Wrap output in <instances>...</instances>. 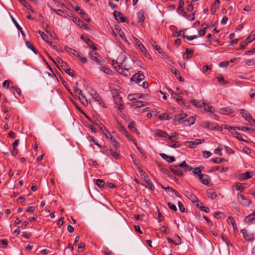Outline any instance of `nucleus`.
I'll return each instance as SVG.
<instances>
[{"label": "nucleus", "mask_w": 255, "mask_h": 255, "mask_svg": "<svg viewBox=\"0 0 255 255\" xmlns=\"http://www.w3.org/2000/svg\"><path fill=\"white\" fill-rule=\"evenodd\" d=\"M57 62L55 64L61 70L65 71L67 74L71 77H74V74L73 70H71L69 65L66 62L60 58L56 59Z\"/></svg>", "instance_id": "f257e3e1"}, {"label": "nucleus", "mask_w": 255, "mask_h": 255, "mask_svg": "<svg viewBox=\"0 0 255 255\" xmlns=\"http://www.w3.org/2000/svg\"><path fill=\"white\" fill-rule=\"evenodd\" d=\"M89 55L91 59L95 62L96 64L98 65H103L104 64V60L97 52L90 51Z\"/></svg>", "instance_id": "f03ea898"}, {"label": "nucleus", "mask_w": 255, "mask_h": 255, "mask_svg": "<svg viewBox=\"0 0 255 255\" xmlns=\"http://www.w3.org/2000/svg\"><path fill=\"white\" fill-rule=\"evenodd\" d=\"M237 200L239 203L244 206H249L252 204V200L246 198L240 193L237 194Z\"/></svg>", "instance_id": "7ed1b4c3"}, {"label": "nucleus", "mask_w": 255, "mask_h": 255, "mask_svg": "<svg viewBox=\"0 0 255 255\" xmlns=\"http://www.w3.org/2000/svg\"><path fill=\"white\" fill-rule=\"evenodd\" d=\"M91 95L97 102H99V104L101 106H102L103 107H104V108L106 107L104 102H103V101H102V98L95 90H91Z\"/></svg>", "instance_id": "20e7f679"}, {"label": "nucleus", "mask_w": 255, "mask_h": 255, "mask_svg": "<svg viewBox=\"0 0 255 255\" xmlns=\"http://www.w3.org/2000/svg\"><path fill=\"white\" fill-rule=\"evenodd\" d=\"M144 78V75L143 73L138 72L137 73L135 74L130 79L131 81H134L137 83H139L142 81Z\"/></svg>", "instance_id": "39448f33"}, {"label": "nucleus", "mask_w": 255, "mask_h": 255, "mask_svg": "<svg viewBox=\"0 0 255 255\" xmlns=\"http://www.w3.org/2000/svg\"><path fill=\"white\" fill-rule=\"evenodd\" d=\"M114 16L116 19L121 22H126V18L124 15L116 10H115L113 13Z\"/></svg>", "instance_id": "423d86ee"}, {"label": "nucleus", "mask_w": 255, "mask_h": 255, "mask_svg": "<svg viewBox=\"0 0 255 255\" xmlns=\"http://www.w3.org/2000/svg\"><path fill=\"white\" fill-rule=\"evenodd\" d=\"M244 238L247 241H252L254 239V235L252 233L248 232L246 230L243 229L241 230Z\"/></svg>", "instance_id": "0eeeda50"}, {"label": "nucleus", "mask_w": 255, "mask_h": 255, "mask_svg": "<svg viewBox=\"0 0 255 255\" xmlns=\"http://www.w3.org/2000/svg\"><path fill=\"white\" fill-rule=\"evenodd\" d=\"M170 170L172 172L179 176H183L184 174L178 165H175L170 167Z\"/></svg>", "instance_id": "6e6552de"}, {"label": "nucleus", "mask_w": 255, "mask_h": 255, "mask_svg": "<svg viewBox=\"0 0 255 255\" xmlns=\"http://www.w3.org/2000/svg\"><path fill=\"white\" fill-rule=\"evenodd\" d=\"M81 38L92 49L96 50L97 49V47L95 46L94 43L89 38L84 37L83 35H81Z\"/></svg>", "instance_id": "1a4fd4ad"}, {"label": "nucleus", "mask_w": 255, "mask_h": 255, "mask_svg": "<svg viewBox=\"0 0 255 255\" xmlns=\"http://www.w3.org/2000/svg\"><path fill=\"white\" fill-rule=\"evenodd\" d=\"M204 141V139H196L194 141H187L188 143L187 145L190 148L195 147L197 145L203 143Z\"/></svg>", "instance_id": "9d476101"}, {"label": "nucleus", "mask_w": 255, "mask_h": 255, "mask_svg": "<svg viewBox=\"0 0 255 255\" xmlns=\"http://www.w3.org/2000/svg\"><path fill=\"white\" fill-rule=\"evenodd\" d=\"M201 182L204 185H208L210 180V177L206 174H201L199 177Z\"/></svg>", "instance_id": "9b49d317"}, {"label": "nucleus", "mask_w": 255, "mask_h": 255, "mask_svg": "<svg viewBox=\"0 0 255 255\" xmlns=\"http://www.w3.org/2000/svg\"><path fill=\"white\" fill-rule=\"evenodd\" d=\"M154 135L155 136H158V137H164V138H169V135L167 134V132H166L165 131H163V130H160V129H157L155 131V133H154Z\"/></svg>", "instance_id": "f8f14e48"}, {"label": "nucleus", "mask_w": 255, "mask_h": 255, "mask_svg": "<svg viewBox=\"0 0 255 255\" xmlns=\"http://www.w3.org/2000/svg\"><path fill=\"white\" fill-rule=\"evenodd\" d=\"M234 111L233 109L230 107H225L221 108L219 110V113L223 114V115H227V114H231L233 113Z\"/></svg>", "instance_id": "ddd939ff"}, {"label": "nucleus", "mask_w": 255, "mask_h": 255, "mask_svg": "<svg viewBox=\"0 0 255 255\" xmlns=\"http://www.w3.org/2000/svg\"><path fill=\"white\" fill-rule=\"evenodd\" d=\"M250 174V172L249 171H247L246 173L239 174L237 177L239 180L243 181L251 178Z\"/></svg>", "instance_id": "4468645a"}, {"label": "nucleus", "mask_w": 255, "mask_h": 255, "mask_svg": "<svg viewBox=\"0 0 255 255\" xmlns=\"http://www.w3.org/2000/svg\"><path fill=\"white\" fill-rule=\"evenodd\" d=\"M245 222L251 224L255 223V214H252L247 216L245 219Z\"/></svg>", "instance_id": "2eb2a0df"}, {"label": "nucleus", "mask_w": 255, "mask_h": 255, "mask_svg": "<svg viewBox=\"0 0 255 255\" xmlns=\"http://www.w3.org/2000/svg\"><path fill=\"white\" fill-rule=\"evenodd\" d=\"M160 155L163 159L167 161L168 163L173 162L175 160L174 156H168L164 153H160Z\"/></svg>", "instance_id": "dca6fc26"}, {"label": "nucleus", "mask_w": 255, "mask_h": 255, "mask_svg": "<svg viewBox=\"0 0 255 255\" xmlns=\"http://www.w3.org/2000/svg\"><path fill=\"white\" fill-rule=\"evenodd\" d=\"M137 17L138 19V22L142 23L144 21V12L143 10H141L137 13Z\"/></svg>", "instance_id": "f3484780"}, {"label": "nucleus", "mask_w": 255, "mask_h": 255, "mask_svg": "<svg viewBox=\"0 0 255 255\" xmlns=\"http://www.w3.org/2000/svg\"><path fill=\"white\" fill-rule=\"evenodd\" d=\"M158 118L160 119V120L163 121V120H168L169 119H171L172 118V114H166V113H163L160 114Z\"/></svg>", "instance_id": "a211bd4d"}, {"label": "nucleus", "mask_w": 255, "mask_h": 255, "mask_svg": "<svg viewBox=\"0 0 255 255\" xmlns=\"http://www.w3.org/2000/svg\"><path fill=\"white\" fill-rule=\"evenodd\" d=\"M171 71H172V73L175 75V76L176 77V78L178 79V80L179 81H180V82H183L184 81V79L181 76L180 73L179 71V70H178L174 68V69H172Z\"/></svg>", "instance_id": "6ab92c4d"}, {"label": "nucleus", "mask_w": 255, "mask_h": 255, "mask_svg": "<svg viewBox=\"0 0 255 255\" xmlns=\"http://www.w3.org/2000/svg\"><path fill=\"white\" fill-rule=\"evenodd\" d=\"M73 20L75 23L81 27L84 26L86 27L87 26V25L78 17H74Z\"/></svg>", "instance_id": "aec40b11"}, {"label": "nucleus", "mask_w": 255, "mask_h": 255, "mask_svg": "<svg viewBox=\"0 0 255 255\" xmlns=\"http://www.w3.org/2000/svg\"><path fill=\"white\" fill-rule=\"evenodd\" d=\"M132 107H134V108H137L139 107H143L145 105V104H144L143 102L140 101H136L135 102H133L131 103L130 105Z\"/></svg>", "instance_id": "412c9836"}, {"label": "nucleus", "mask_w": 255, "mask_h": 255, "mask_svg": "<svg viewBox=\"0 0 255 255\" xmlns=\"http://www.w3.org/2000/svg\"><path fill=\"white\" fill-rule=\"evenodd\" d=\"M19 2L24 6L27 9L31 10L32 12H34V10L32 8V7L29 4V3L26 0H18Z\"/></svg>", "instance_id": "4be33fe9"}, {"label": "nucleus", "mask_w": 255, "mask_h": 255, "mask_svg": "<svg viewBox=\"0 0 255 255\" xmlns=\"http://www.w3.org/2000/svg\"><path fill=\"white\" fill-rule=\"evenodd\" d=\"M37 32L40 35V36L44 41H46L48 43H50V45L52 44V42L48 41V36L46 34H45L44 32L40 30H38Z\"/></svg>", "instance_id": "5701e85b"}, {"label": "nucleus", "mask_w": 255, "mask_h": 255, "mask_svg": "<svg viewBox=\"0 0 255 255\" xmlns=\"http://www.w3.org/2000/svg\"><path fill=\"white\" fill-rule=\"evenodd\" d=\"M79 58V60L83 63H86L87 61V59L85 57H84L83 54L80 52H78L75 56Z\"/></svg>", "instance_id": "b1692460"}, {"label": "nucleus", "mask_w": 255, "mask_h": 255, "mask_svg": "<svg viewBox=\"0 0 255 255\" xmlns=\"http://www.w3.org/2000/svg\"><path fill=\"white\" fill-rule=\"evenodd\" d=\"M113 98L115 103L118 105L121 103H123L122 99L119 94L113 95Z\"/></svg>", "instance_id": "393cba45"}, {"label": "nucleus", "mask_w": 255, "mask_h": 255, "mask_svg": "<svg viewBox=\"0 0 255 255\" xmlns=\"http://www.w3.org/2000/svg\"><path fill=\"white\" fill-rule=\"evenodd\" d=\"M190 102L193 105L198 108L202 107L203 105V104H205V102H202L196 100H192L190 101Z\"/></svg>", "instance_id": "a878e982"}, {"label": "nucleus", "mask_w": 255, "mask_h": 255, "mask_svg": "<svg viewBox=\"0 0 255 255\" xmlns=\"http://www.w3.org/2000/svg\"><path fill=\"white\" fill-rule=\"evenodd\" d=\"M177 238L179 239V242H177V243H175L173 240H172L170 238L167 237L166 239L169 244H174L175 245H179L181 244V239L178 235H177Z\"/></svg>", "instance_id": "bb28decb"}, {"label": "nucleus", "mask_w": 255, "mask_h": 255, "mask_svg": "<svg viewBox=\"0 0 255 255\" xmlns=\"http://www.w3.org/2000/svg\"><path fill=\"white\" fill-rule=\"evenodd\" d=\"M202 127L207 129H214L215 128V127L212 125L211 126V124L208 121L203 122Z\"/></svg>", "instance_id": "cd10ccee"}, {"label": "nucleus", "mask_w": 255, "mask_h": 255, "mask_svg": "<svg viewBox=\"0 0 255 255\" xmlns=\"http://www.w3.org/2000/svg\"><path fill=\"white\" fill-rule=\"evenodd\" d=\"M128 128L131 131L137 133V130L135 128V124L134 122H132L130 123L128 125Z\"/></svg>", "instance_id": "c85d7f7f"}, {"label": "nucleus", "mask_w": 255, "mask_h": 255, "mask_svg": "<svg viewBox=\"0 0 255 255\" xmlns=\"http://www.w3.org/2000/svg\"><path fill=\"white\" fill-rule=\"evenodd\" d=\"M65 50L68 53L74 55V56H76V54L77 53V52H78V51L75 50V49H73L70 47H69L68 46H65Z\"/></svg>", "instance_id": "c756f323"}, {"label": "nucleus", "mask_w": 255, "mask_h": 255, "mask_svg": "<svg viewBox=\"0 0 255 255\" xmlns=\"http://www.w3.org/2000/svg\"><path fill=\"white\" fill-rule=\"evenodd\" d=\"M12 21L14 24V25H15V26L16 27V28H17V29L20 31V32H21V34L23 35V36H24V33L22 30V27L18 24V23L17 22V21L15 20V19L13 17H12Z\"/></svg>", "instance_id": "7c9ffc66"}, {"label": "nucleus", "mask_w": 255, "mask_h": 255, "mask_svg": "<svg viewBox=\"0 0 255 255\" xmlns=\"http://www.w3.org/2000/svg\"><path fill=\"white\" fill-rule=\"evenodd\" d=\"M25 44H26V46L28 48H29L30 49L32 50L35 54H36L37 53V50L35 49V48L34 47L33 44L30 41H26Z\"/></svg>", "instance_id": "2f4dec72"}, {"label": "nucleus", "mask_w": 255, "mask_h": 255, "mask_svg": "<svg viewBox=\"0 0 255 255\" xmlns=\"http://www.w3.org/2000/svg\"><path fill=\"white\" fill-rule=\"evenodd\" d=\"M204 167L203 166H200L198 167H196L194 169V170L193 171V173L195 175H197L199 177H200V175H201V169H203Z\"/></svg>", "instance_id": "473e14b6"}, {"label": "nucleus", "mask_w": 255, "mask_h": 255, "mask_svg": "<svg viewBox=\"0 0 255 255\" xmlns=\"http://www.w3.org/2000/svg\"><path fill=\"white\" fill-rule=\"evenodd\" d=\"M248 122H249L251 125L254 126L255 125V120L254 119L252 116L250 114L249 116L245 119Z\"/></svg>", "instance_id": "72a5a7b5"}, {"label": "nucleus", "mask_w": 255, "mask_h": 255, "mask_svg": "<svg viewBox=\"0 0 255 255\" xmlns=\"http://www.w3.org/2000/svg\"><path fill=\"white\" fill-rule=\"evenodd\" d=\"M100 69L105 73L109 75H110L112 73V70L107 67L102 66L100 68Z\"/></svg>", "instance_id": "f704fd0d"}, {"label": "nucleus", "mask_w": 255, "mask_h": 255, "mask_svg": "<svg viewBox=\"0 0 255 255\" xmlns=\"http://www.w3.org/2000/svg\"><path fill=\"white\" fill-rule=\"evenodd\" d=\"M172 93L175 95L176 97V101L179 103L181 105H184L185 104L184 101L183 100L182 97L178 95L172 91Z\"/></svg>", "instance_id": "c9c22d12"}, {"label": "nucleus", "mask_w": 255, "mask_h": 255, "mask_svg": "<svg viewBox=\"0 0 255 255\" xmlns=\"http://www.w3.org/2000/svg\"><path fill=\"white\" fill-rule=\"evenodd\" d=\"M168 145L170 147L175 148L179 147L180 144L178 141L172 140H171V143H169Z\"/></svg>", "instance_id": "e433bc0d"}, {"label": "nucleus", "mask_w": 255, "mask_h": 255, "mask_svg": "<svg viewBox=\"0 0 255 255\" xmlns=\"http://www.w3.org/2000/svg\"><path fill=\"white\" fill-rule=\"evenodd\" d=\"M151 45L160 54H162L164 53L162 49L160 48V46L156 45L155 42L151 43Z\"/></svg>", "instance_id": "4c0bfd02"}, {"label": "nucleus", "mask_w": 255, "mask_h": 255, "mask_svg": "<svg viewBox=\"0 0 255 255\" xmlns=\"http://www.w3.org/2000/svg\"><path fill=\"white\" fill-rule=\"evenodd\" d=\"M96 184L99 187L102 188L104 187L105 182L102 179H97L96 181Z\"/></svg>", "instance_id": "58836bf2"}, {"label": "nucleus", "mask_w": 255, "mask_h": 255, "mask_svg": "<svg viewBox=\"0 0 255 255\" xmlns=\"http://www.w3.org/2000/svg\"><path fill=\"white\" fill-rule=\"evenodd\" d=\"M203 106L204 107L205 110L207 112H209L211 113H214V110H212V107L211 106H209L208 104H207L205 103V104H203Z\"/></svg>", "instance_id": "ea45409f"}, {"label": "nucleus", "mask_w": 255, "mask_h": 255, "mask_svg": "<svg viewBox=\"0 0 255 255\" xmlns=\"http://www.w3.org/2000/svg\"><path fill=\"white\" fill-rule=\"evenodd\" d=\"M245 64L248 66H253L255 65V58L246 60Z\"/></svg>", "instance_id": "a19ab883"}, {"label": "nucleus", "mask_w": 255, "mask_h": 255, "mask_svg": "<svg viewBox=\"0 0 255 255\" xmlns=\"http://www.w3.org/2000/svg\"><path fill=\"white\" fill-rule=\"evenodd\" d=\"M240 112L242 116L244 118L246 119L248 116L249 115L250 113L249 112L245 109H241L240 110Z\"/></svg>", "instance_id": "79ce46f5"}, {"label": "nucleus", "mask_w": 255, "mask_h": 255, "mask_svg": "<svg viewBox=\"0 0 255 255\" xmlns=\"http://www.w3.org/2000/svg\"><path fill=\"white\" fill-rule=\"evenodd\" d=\"M208 197L212 199H214L217 197V195L215 192L212 190H209V191H208Z\"/></svg>", "instance_id": "37998d69"}, {"label": "nucleus", "mask_w": 255, "mask_h": 255, "mask_svg": "<svg viewBox=\"0 0 255 255\" xmlns=\"http://www.w3.org/2000/svg\"><path fill=\"white\" fill-rule=\"evenodd\" d=\"M243 185V184H241L240 183H236V185H235L236 190L242 192L245 189Z\"/></svg>", "instance_id": "c03bdc74"}, {"label": "nucleus", "mask_w": 255, "mask_h": 255, "mask_svg": "<svg viewBox=\"0 0 255 255\" xmlns=\"http://www.w3.org/2000/svg\"><path fill=\"white\" fill-rule=\"evenodd\" d=\"M222 240L228 246L233 247V245L231 243L230 240L228 239V238L225 237L223 235L221 236Z\"/></svg>", "instance_id": "a18cd8bd"}, {"label": "nucleus", "mask_w": 255, "mask_h": 255, "mask_svg": "<svg viewBox=\"0 0 255 255\" xmlns=\"http://www.w3.org/2000/svg\"><path fill=\"white\" fill-rule=\"evenodd\" d=\"M217 79L220 84L223 85L227 84V82L225 81L223 76H222V75H220V76H218L217 77Z\"/></svg>", "instance_id": "49530a36"}, {"label": "nucleus", "mask_w": 255, "mask_h": 255, "mask_svg": "<svg viewBox=\"0 0 255 255\" xmlns=\"http://www.w3.org/2000/svg\"><path fill=\"white\" fill-rule=\"evenodd\" d=\"M113 65H115L114 68L116 69L117 71H118L119 73L120 74L122 73V71H120V70L121 69V66L119 64L118 62L113 61Z\"/></svg>", "instance_id": "de8ad7c7"}, {"label": "nucleus", "mask_w": 255, "mask_h": 255, "mask_svg": "<svg viewBox=\"0 0 255 255\" xmlns=\"http://www.w3.org/2000/svg\"><path fill=\"white\" fill-rule=\"evenodd\" d=\"M223 126L224 128H225L226 129H227L230 132L232 130H235V129H237V127H232V126H229V125H224Z\"/></svg>", "instance_id": "09e8293b"}, {"label": "nucleus", "mask_w": 255, "mask_h": 255, "mask_svg": "<svg viewBox=\"0 0 255 255\" xmlns=\"http://www.w3.org/2000/svg\"><path fill=\"white\" fill-rule=\"evenodd\" d=\"M211 160L215 163H220L225 161L223 158H215L211 159Z\"/></svg>", "instance_id": "8fccbe9b"}, {"label": "nucleus", "mask_w": 255, "mask_h": 255, "mask_svg": "<svg viewBox=\"0 0 255 255\" xmlns=\"http://www.w3.org/2000/svg\"><path fill=\"white\" fill-rule=\"evenodd\" d=\"M137 168L139 170V172L140 173V176L141 178L144 179L145 181L146 180V177H147L146 173L145 172H144L142 170H141L139 167H137Z\"/></svg>", "instance_id": "3c124183"}, {"label": "nucleus", "mask_w": 255, "mask_h": 255, "mask_svg": "<svg viewBox=\"0 0 255 255\" xmlns=\"http://www.w3.org/2000/svg\"><path fill=\"white\" fill-rule=\"evenodd\" d=\"M81 96V97H79V98L80 100L81 101V103L84 105H88V101L86 99L85 96H84L83 95H82Z\"/></svg>", "instance_id": "603ef678"}, {"label": "nucleus", "mask_w": 255, "mask_h": 255, "mask_svg": "<svg viewBox=\"0 0 255 255\" xmlns=\"http://www.w3.org/2000/svg\"><path fill=\"white\" fill-rule=\"evenodd\" d=\"M160 229L161 231L164 234H168L169 233V229L167 227L162 226Z\"/></svg>", "instance_id": "864d4df0"}, {"label": "nucleus", "mask_w": 255, "mask_h": 255, "mask_svg": "<svg viewBox=\"0 0 255 255\" xmlns=\"http://www.w3.org/2000/svg\"><path fill=\"white\" fill-rule=\"evenodd\" d=\"M85 245L84 243H80L78 246L77 251L79 253L82 252L85 249Z\"/></svg>", "instance_id": "5fc2aeb1"}, {"label": "nucleus", "mask_w": 255, "mask_h": 255, "mask_svg": "<svg viewBox=\"0 0 255 255\" xmlns=\"http://www.w3.org/2000/svg\"><path fill=\"white\" fill-rule=\"evenodd\" d=\"M123 134L126 136V137L129 140H131L132 139V136L128 133L127 129L124 130V132L122 133Z\"/></svg>", "instance_id": "6e6d98bb"}, {"label": "nucleus", "mask_w": 255, "mask_h": 255, "mask_svg": "<svg viewBox=\"0 0 255 255\" xmlns=\"http://www.w3.org/2000/svg\"><path fill=\"white\" fill-rule=\"evenodd\" d=\"M186 117V115L185 116L183 114H180L178 116V118L177 119V121L179 122H185L186 121V120L184 119V117Z\"/></svg>", "instance_id": "4d7b16f0"}, {"label": "nucleus", "mask_w": 255, "mask_h": 255, "mask_svg": "<svg viewBox=\"0 0 255 255\" xmlns=\"http://www.w3.org/2000/svg\"><path fill=\"white\" fill-rule=\"evenodd\" d=\"M185 30H182L179 31H176L173 33V36L177 37L181 35L183 36V33H184Z\"/></svg>", "instance_id": "13d9d810"}, {"label": "nucleus", "mask_w": 255, "mask_h": 255, "mask_svg": "<svg viewBox=\"0 0 255 255\" xmlns=\"http://www.w3.org/2000/svg\"><path fill=\"white\" fill-rule=\"evenodd\" d=\"M255 39V35H249L246 39L247 42L248 43H250L254 40Z\"/></svg>", "instance_id": "bf43d9fd"}, {"label": "nucleus", "mask_w": 255, "mask_h": 255, "mask_svg": "<svg viewBox=\"0 0 255 255\" xmlns=\"http://www.w3.org/2000/svg\"><path fill=\"white\" fill-rule=\"evenodd\" d=\"M197 35H193V36H186L184 34V33H183V38H186L187 39H188V40H192L194 39H196L197 38Z\"/></svg>", "instance_id": "052dcab7"}, {"label": "nucleus", "mask_w": 255, "mask_h": 255, "mask_svg": "<svg viewBox=\"0 0 255 255\" xmlns=\"http://www.w3.org/2000/svg\"><path fill=\"white\" fill-rule=\"evenodd\" d=\"M145 182L148 184V186L149 188L151 190H153L154 189V186H153V184L152 183V182H151L150 180L148 179L147 180H145Z\"/></svg>", "instance_id": "680f3d73"}, {"label": "nucleus", "mask_w": 255, "mask_h": 255, "mask_svg": "<svg viewBox=\"0 0 255 255\" xmlns=\"http://www.w3.org/2000/svg\"><path fill=\"white\" fill-rule=\"evenodd\" d=\"M178 204L180 211L183 213L185 212V208L182 203L181 202H179Z\"/></svg>", "instance_id": "e2e57ef3"}, {"label": "nucleus", "mask_w": 255, "mask_h": 255, "mask_svg": "<svg viewBox=\"0 0 255 255\" xmlns=\"http://www.w3.org/2000/svg\"><path fill=\"white\" fill-rule=\"evenodd\" d=\"M227 222L229 224H231L232 226H234V224H235V221L234 219L232 217H229L227 219Z\"/></svg>", "instance_id": "0e129e2a"}, {"label": "nucleus", "mask_w": 255, "mask_h": 255, "mask_svg": "<svg viewBox=\"0 0 255 255\" xmlns=\"http://www.w3.org/2000/svg\"><path fill=\"white\" fill-rule=\"evenodd\" d=\"M112 145L115 150H117L120 147L119 143L116 140H114Z\"/></svg>", "instance_id": "69168bd1"}, {"label": "nucleus", "mask_w": 255, "mask_h": 255, "mask_svg": "<svg viewBox=\"0 0 255 255\" xmlns=\"http://www.w3.org/2000/svg\"><path fill=\"white\" fill-rule=\"evenodd\" d=\"M138 97V94H135L133 95H129L128 96V98L129 100L132 101L133 100H135Z\"/></svg>", "instance_id": "338daca9"}, {"label": "nucleus", "mask_w": 255, "mask_h": 255, "mask_svg": "<svg viewBox=\"0 0 255 255\" xmlns=\"http://www.w3.org/2000/svg\"><path fill=\"white\" fill-rule=\"evenodd\" d=\"M12 88L14 90V91L17 93L18 95L20 96L21 95V91L19 88H18L16 86H13Z\"/></svg>", "instance_id": "774afa93"}]
</instances>
